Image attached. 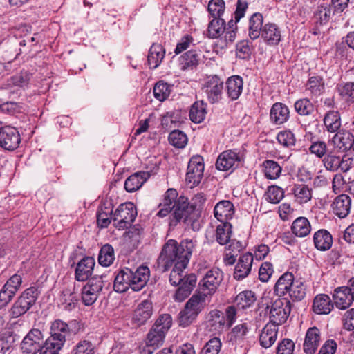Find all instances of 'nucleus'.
<instances>
[{
	"instance_id": "f257e3e1",
	"label": "nucleus",
	"mask_w": 354,
	"mask_h": 354,
	"mask_svg": "<svg viewBox=\"0 0 354 354\" xmlns=\"http://www.w3.org/2000/svg\"><path fill=\"white\" fill-rule=\"evenodd\" d=\"M194 244L192 240L185 239L180 244L169 239L164 245L158 259V268L162 272H167L176 263L188 264Z\"/></svg>"
},
{
	"instance_id": "f03ea898",
	"label": "nucleus",
	"mask_w": 354,
	"mask_h": 354,
	"mask_svg": "<svg viewBox=\"0 0 354 354\" xmlns=\"http://www.w3.org/2000/svg\"><path fill=\"white\" fill-rule=\"evenodd\" d=\"M171 325L172 318L169 314L160 315L147 334L144 351H147L148 354H152L153 350L162 346L165 335Z\"/></svg>"
},
{
	"instance_id": "7ed1b4c3",
	"label": "nucleus",
	"mask_w": 354,
	"mask_h": 354,
	"mask_svg": "<svg viewBox=\"0 0 354 354\" xmlns=\"http://www.w3.org/2000/svg\"><path fill=\"white\" fill-rule=\"evenodd\" d=\"M209 297L200 291L196 292L187 301L184 308L178 315L179 325L187 327L197 317L206 306V300Z\"/></svg>"
},
{
	"instance_id": "20e7f679",
	"label": "nucleus",
	"mask_w": 354,
	"mask_h": 354,
	"mask_svg": "<svg viewBox=\"0 0 354 354\" xmlns=\"http://www.w3.org/2000/svg\"><path fill=\"white\" fill-rule=\"evenodd\" d=\"M39 294L38 288L35 286L26 289L9 310L10 319H16L26 314L35 304Z\"/></svg>"
},
{
	"instance_id": "39448f33",
	"label": "nucleus",
	"mask_w": 354,
	"mask_h": 354,
	"mask_svg": "<svg viewBox=\"0 0 354 354\" xmlns=\"http://www.w3.org/2000/svg\"><path fill=\"white\" fill-rule=\"evenodd\" d=\"M172 208L171 225H176L180 221L185 223L193 222L196 219L198 214L194 210V208L190 206L188 199L185 196L178 197L173 205Z\"/></svg>"
},
{
	"instance_id": "423d86ee",
	"label": "nucleus",
	"mask_w": 354,
	"mask_h": 354,
	"mask_svg": "<svg viewBox=\"0 0 354 354\" xmlns=\"http://www.w3.org/2000/svg\"><path fill=\"white\" fill-rule=\"evenodd\" d=\"M137 210L133 203H123L119 205L113 214L114 226L118 230L129 227L136 219Z\"/></svg>"
},
{
	"instance_id": "0eeeda50",
	"label": "nucleus",
	"mask_w": 354,
	"mask_h": 354,
	"mask_svg": "<svg viewBox=\"0 0 354 354\" xmlns=\"http://www.w3.org/2000/svg\"><path fill=\"white\" fill-rule=\"evenodd\" d=\"M223 280V272L217 268H213L206 272L199 282L200 292L211 297L216 292Z\"/></svg>"
},
{
	"instance_id": "6e6552de",
	"label": "nucleus",
	"mask_w": 354,
	"mask_h": 354,
	"mask_svg": "<svg viewBox=\"0 0 354 354\" xmlns=\"http://www.w3.org/2000/svg\"><path fill=\"white\" fill-rule=\"evenodd\" d=\"M105 277L95 275L82 288V301L85 306H91L95 302L104 286Z\"/></svg>"
},
{
	"instance_id": "1a4fd4ad",
	"label": "nucleus",
	"mask_w": 354,
	"mask_h": 354,
	"mask_svg": "<svg viewBox=\"0 0 354 354\" xmlns=\"http://www.w3.org/2000/svg\"><path fill=\"white\" fill-rule=\"evenodd\" d=\"M291 311V303L287 298L277 299L271 305L269 310L270 324L278 326L283 324Z\"/></svg>"
},
{
	"instance_id": "9d476101",
	"label": "nucleus",
	"mask_w": 354,
	"mask_h": 354,
	"mask_svg": "<svg viewBox=\"0 0 354 354\" xmlns=\"http://www.w3.org/2000/svg\"><path fill=\"white\" fill-rule=\"evenodd\" d=\"M204 172L203 158L194 156L189 160L185 180L190 187L197 186L201 181Z\"/></svg>"
},
{
	"instance_id": "9b49d317",
	"label": "nucleus",
	"mask_w": 354,
	"mask_h": 354,
	"mask_svg": "<svg viewBox=\"0 0 354 354\" xmlns=\"http://www.w3.org/2000/svg\"><path fill=\"white\" fill-rule=\"evenodd\" d=\"M202 89L211 104L216 103L222 97L223 81L218 75L209 76L205 81Z\"/></svg>"
},
{
	"instance_id": "f8f14e48",
	"label": "nucleus",
	"mask_w": 354,
	"mask_h": 354,
	"mask_svg": "<svg viewBox=\"0 0 354 354\" xmlns=\"http://www.w3.org/2000/svg\"><path fill=\"white\" fill-rule=\"evenodd\" d=\"M42 333L38 329L31 330L24 338L21 348L24 354H35L41 352L42 347Z\"/></svg>"
},
{
	"instance_id": "ddd939ff",
	"label": "nucleus",
	"mask_w": 354,
	"mask_h": 354,
	"mask_svg": "<svg viewBox=\"0 0 354 354\" xmlns=\"http://www.w3.org/2000/svg\"><path fill=\"white\" fill-rule=\"evenodd\" d=\"M21 142L19 131L11 126L0 128V146L4 149L12 151L16 149Z\"/></svg>"
},
{
	"instance_id": "4468645a",
	"label": "nucleus",
	"mask_w": 354,
	"mask_h": 354,
	"mask_svg": "<svg viewBox=\"0 0 354 354\" xmlns=\"http://www.w3.org/2000/svg\"><path fill=\"white\" fill-rule=\"evenodd\" d=\"M241 161L238 152L234 150H226L222 152L216 162V168L220 171H228L238 167Z\"/></svg>"
},
{
	"instance_id": "2eb2a0df",
	"label": "nucleus",
	"mask_w": 354,
	"mask_h": 354,
	"mask_svg": "<svg viewBox=\"0 0 354 354\" xmlns=\"http://www.w3.org/2000/svg\"><path fill=\"white\" fill-rule=\"evenodd\" d=\"M95 259L91 257H86L79 261L75 270V279L78 281H88L91 276L94 266Z\"/></svg>"
},
{
	"instance_id": "dca6fc26",
	"label": "nucleus",
	"mask_w": 354,
	"mask_h": 354,
	"mask_svg": "<svg viewBox=\"0 0 354 354\" xmlns=\"http://www.w3.org/2000/svg\"><path fill=\"white\" fill-rule=\"evenodd\" d=\"M333 212L339 218H344L350 214L351 199L347 194L337 196L331 204Z\"/></svg>"
},
{
	"instance_id": "f3484780",
	"label": "nucleus",
	"mask_w": 354,
	"mask_h": 354,
	"mask_svg": "<svg viewBox=\"0 0 354 354\" xmlns=\"http://www.w3.org/2000/svg\"><path fill=\"white\" fill-rule=\"evenodd\" d=\"M253 263V255L250 252H246L239 259L235 266L234 278L236 280H242L250 273Z\"/></svg>"
},
{
	"instance_id": "a211bd4d",
	"label": "nucleus",
	"mask_w": 354,
	"mask_h": 354,
	"mask_svg": "<svg viewBox=\"0 0 354 354\" xmlns=\"http://www.w3.org/2000/svg\"><path fill=\"white\" fill-rule=\"evenodd\" d=\"M321 342V333L317 327H311L307 330L304 343V351L307 354L315 353Z\"/></svg>"
},
{
	"instance_id": "6ab92c4d",
	"label": "nucleus",
	"mask_w": 354,
	"mask_h": 354,
	"mask_svg": "<svg viewBox=\"0 0 354 354\" xmlns=\"http://www.w3.org/2000/svg\"><path fill=\"white\" fill-rule=\"evenodd\" d=\"M152 313V303L148 300H145L135 310L133 315V322L138 326H142L151 317Z\"/></svg>"
},
{
	"instance_id": "aec40b11",
	"label": "nucleus",
	"mask_w": 354,
	"mask_h": 354,
	"mask_svg": "<svg viewBox=\"0 0 354 354\" xmlns=\"http://www.w3.org/2000/svg\"><path fill=\"white\" fill-rule=\"evenodd\" d=\"M260 36L268 45L276 46L281 39V32L275 24L268 23L263 26Z\"/></svg>"
},
{
	"instance_id": "412c9836",
	"label": "nucleus",
	"mask_w": 354,
	"mask_h": 354,
	"mask_svg": "<svg viewBox=\"0 0 354 354\" xmlns=\"http://www.w3.org/2000/svg\"><path fill=\"white\" fill-rule=\"evenodd\" d=\"M74 289V286H68L61 292L58 297V305L63 310L70 311L75 308L77 296L73 291Z\"/></svg>"
},
{
	"instance_id": "4be33fe9",
	"label": "nucleus",
	"mask_w": 354,
	"mask_h": 354,
	"mask_svg": "<svg viewBox=\"0 0 354 354\" xmlns=\"http://www.w3.org/2000/svg\"><path fill=\"white\" fill-rule=\"evenodd\" d=\"M332 143L339 151L345 152L353 151V134L348 131L337 132L332 138Z\"/></svg>"
},
{
	"instance_id": "5701e85b",
	"label": "nucleus",
	"mask_w": 354,
	"mask_h": 354,
	"mask_svg": "<svg viewBox=\"0 0 354 354\" xmlns=\"http://www.w3.org/2000/svg\"><path fill=\"white\" fill-rule=\"evenodd\" d=\"M214 216L221 223L228 222L234 214V207L230 201H221L214 207Z\"/></svg>"
},
{
	"instance_id": "b1692460",
	"label": "nucleus",
	"mask_w": 354,
	"mask_h": 354,
	"mask_svg": "<svg viewBox=\"0 0 354 354\" xmlns=\"http://www.w3.org/2000/svg\"><path fill=\"white\" fill-rule=\"evenodd\" d=\"M289 117L290 111L286 104L281 102H276L271 107L270 118L274 124H282L288 120Z\"/></svg>"
},
{
	"instance_id": "393cba45",
	"label": "nucleus",
	"mask_w": 354,
	"mask_h": 354,
	"mask_svg": "<svg viewBox=\"0 0 354 354\" xmlns=\"http://www.w3.org/2000/svg\"><path fill=\"white\" fill-rule=\"evenodd\" d=\"M150 271L148 267L141 266L134 272L132 271L131 289L139 291L145 286L149 279Z\"/></svg>"
},
{
	"instance_id": "a878e982",
	"label": "nucleus",
	"mask_w": 354,
	"mask_h": 354,
	"mask_svg": "<svg viewBox=\"0 0 354 354\" xmlns=\"http://www.w3.org/2000/svg\"><path fill=\"white\" fill-rule=\"evenodd\" d=\"M277 333L278 326L274 324L268 323L259 335L260 345L265 348L272 346L277 339Z\"/></svg>"
},
{
	"instance_id": "bb28decb",
	"label": "nucleus",
	"mask_w": 354,
	"mask_h": 354,
	"mask_svg": "<svg viewBox=\"0 0 354 354\" xmlns=\"http://www.w3.org/2000/svg\"><path fill=\"white\" fill-rule=\"evenodd\" d=\"M132 270L129 268L121 270L115 277L113 288L118 292H124L131 288Z\"/></svg>"
},
{
	"instance_id": "cd10ccee",
	"label": "nucleus",
	"mask_w": 354,
	"mask_h": 354,
	"mask_svg": "<svg viewBox=\"0 0 354 354\" xmlns=\"http://www.w3.org/2000/svg\"><path fill=\"white\" fill-rule=\"evenodd\" d=\"M333 297L335 305L341 310L348 308L353 301V297H351L349 290L344 286L335 288Z\"/></svg>"
},
{
	"instance_id": "c85d7f7f",
	"label": "nucleus",
	"mask_w": 354,
	"mask_h": 354,
	"mask_svg": "<svg viewBox=\"0 0 354 354\" xmlns=\"http://www.w3.org/2000/svg\"><path fill=\"white\" fill-rule=\"evenodd\" d=\"M226 92L229 98L232 100H237L243 91V80L239 75H233L229 77L225 83Z\"/></svg>"
},
{
	"instance_id": "c756f323",
	"label": "nucleus",
	"mask_w": 354,
	"mask_h": 354,
	"mask_svg": "<svg viewBox=\"0 0 354 354\" xmlns=\"http://www.w3.org/2000/svg\"><path fill=\"white\" fill-rule=\"evenodd\" d=\"M147 171H138L129 176L124 182V189L128 192H133L141 187L149 178Z\"/></svg>"
},
{
	"instance_id": "7c9ffc66",
	"label": "nucleus",
	"mask_w": 354,
	"mask_h": 354,
	"mask_svg": "<svg viewBox=\"0 0 354 354\" xmlns=\"http://www.w3.org/2000/svg\"><path fill=\"white\" fill-rule=\"evenodd\" d=\"M178 192L174 189H169L165 192L162 202L160 203V210L157 213V216L160 217H165L171 212L172 206L175 201L178 199Z\"/></svg>"
},
{
	"instance_id": "2f4dec72",
	"label": "nucleus",
	"mask_w": 354,
	"mask_h": 354,
	"mask_svg": "<svg viewBox=\"0 0 354 354\" xmlns=\"http://www.w3.org/2000/svg\"><path fill=\"white\" fill-rule=\"evenodd\" d=\"M333 308V304L328 295L320 294L317 295L313 301V310L319 315L328 314Z\"/></svg>"
},
{
	"instance_id": "473e14b6",
	"label": "nucleus",
	"mask_w": 354,
	"mask_h": 354,
	"mask_svg": "<svg viewBox=\"0 0 354 354\" xmlns=\"http://www.w3.org/2000/svg\"><path fill=\"white\" fill-rule=\"evenodd\" d=\"M165 55V50L160 44H153L149 50L147 57L148 64L151 68H156L162 62Z\"/></svg>"
},
{
	"instance_id": "72a5a7b5",
	"label": "nucleus",
	"mask_w": 354,
	"mask_h": 354,
	"mask_svg": "<svg viewBox=\"0 0 354 354\" xmlns=\"http://www.w3.org/2000/svg\"><path fill=\"white\" fill-rule=\"evenodd\" d=\"M314 245L317 249L325 251L330 248L333 243L331 234L326 230H319L313 236Z\"/></svg>"
},
{
	"instance_id": "f704fd0d",
	"label": "nucleus",
	"mask_w": 354,
	"mask_h": 354,
	"mask_svg": "<svg viewBox=\"0 0 354 354\" xmlns=\"http://www.w3.org/2000/svg\"><path fill=\"white\" fill-rule=\"evenodd\" d=\"M263 16L259 12H256L250 17L248 26V35L251 39L254 40L260 37L263 28Z\"/></svg>"
},
{
	"instance_id": "c9c22d12",
	"label": "nucleus",
	"mask_w": 354,
	"mask_h": 354,
	"mask_svg": "<svg viewBox=\"0 0 354 354\" xmlns=\"http://www.w3.org/2000/svg\"><path fill=\"white\" fill-rule=\"evenodd\" d=\"M294 281L295 277L291 272H285L277 280L274 286V292L279 297L286 296L287 291Z\"/></svg>"
},
{
	"instance_id": "e433bc0d",
	"label": "nucleus",
	"mask_w": 354,
	"mask_h": 354,
	"mask_svg": "<svg viewBox=\"0 0 354 354\" xmlns=\"http://www.w3.org/2000/svg\"><path fill=\"white\" fill-rule=\"evenodd\" d=\"M306 91L310 93L311 96L318 97L325 91V83L320 76L310 77L306 84Z\"/></svg>"
},
{
	"instance_id": "4c0bfd02",
	"label": "nucleus",
	"mask_w": 354,
	"mask_h": 354,
	"mask_svg": "<svg viewBox=\"0 0 354 354\" xmlns=\"http://www.w3.org/2000/svg\"><path fill=\"white\" fill-rule=\"evenodd\" d=\"M249 331L250 327L248 323L237 324L232 328L229 333L230 342L233 344L242 342L246 338Z\"/></svg>"
},
{
	"instance_id": "58836bf2",
	"label": "nucleus",
	"mask_w": 354,
	"mask_h": 354,
	"mask_svg": "<svg viewBox=\"0 0 354 354\" xmlns=\"http://www.w3.org/2000/svg\"><path fill=\"white\" fill-rule=\"evenodd\" d=\"M232 235V225L229 222L221 223L216 229L215 237L216 241L221 245H226L230 241Z\"/></svg>"
},
{
	"instance_id": "ea45409f",
	"label": "nucleus",
	"mask_w": 354,
	"mask_h": 354,
	"mask_svg": "<svg viewBox=\"0 0 354 354\" xmlns=\"http://www.w3.org/2000/svg\"><path fill=\"white\" fill-rule=\"evenodd\" d=\"M291 230L295 236L304 237L310 232L311 226L306 218L299 217L292 223Z\"/></svg>"
},
{
	"instance_id": "a19ab883",
	"label": "nucleus",
	"mask_w": 354,
	"mask_h": 354,
	"mask_svg": "<svg viewBox=\"0 0 354 354\" xmlns=\"http://www.w3.org/2000/svg\"><path fill=\"white\" fill-rule=\"evenodd\" d=\"M324 124L328 132H337L341 127V119L339 112L335 111H328L324 116Z\"/></svg>"
},
{
	"instance_id": "79ce46f5",
	"label": "nucleus",
	"mask_w": 354,
	"mask_h": 354,
	"mask_svg": "<svg viewBox=\"0 0 354 354\" xmlns=\"http://www.w3.org/2000/svg\"><path fill=\"white\" fill-rule=\"evenodd\" d=\"M225 30V22L223 19H212L207 27V37L211 39L219 38Z\"/></svg>"
},
{
	"instance_id": "37998d69",
	"label": "nucleus",
	"mask_w": 354,
	"mask_h": 354,
	"mask_svg": "<svg viewBox=\"0 0 354 354\" xmlns=\"http://www.w3.org/2000/svg\"><path fill=\"white\" fill-rule=\"evenodd\" d=\"M262 166L266 178L276 180L280 176L282 168L277 162L266 160L263 162Z\"/></svg>"
},
{
	"instance_id": "c03bdc74",
	"label": "nucleus",
	"mask_w": 354,
	"mask_h": 354,
	"mask_svg": "<svg viewBox=\"0 0 354 354\" xmlns=\"http://www.w3.org/2000/svg\"><path fill=\"white\" fill-rule=\"evenodd\" d=\"M295 197L300 204L306 203L312 198V189L305 184H296L292 189Z\"/></svg>"
},
{
	"instance_id": "a18cd8bd",
	"label": "nucleus",
	"mask_w": 354,
	"mask_h": 354,
	"mask_svg": "<svg viewBox=\"0 0 354 354\" xmlns=\"http://www.w3.org/2000/svg\"><path fill=\"white\" fill-rule=\"evenodd\" d=\"M115 260V252L113 248L109 244L103 245L99 252L98 262L104 267L110 266Z\"/></svg>"
},
{
	"instance_id": "49530a36",
	"label": "nucleus",
	"mask_w": 354,
	"mask_h": 354,
	"mask_svg": "<svg viewBox=\"0 0 354 354\" xmlns=\"http://www.w3.org/2000/svg\"><path fill=\"white\" fill-rule=\"evenodd\" d=\"M113 209L106 206H100L97 212V224L100 228L107 227L113 220Z\"/></svg>"
},
{
	"instance_id": "de8ad7c7",
	"label": "nucleus",
	"mask_w": 354,
	"mask_h": 354,
	"mask_svg": "<svg viewBox=\"0 0 354 354\" xmlns=\"http://www.w3.org/2000/svg\"><path fill=\"white\" fill-rule=\"evenodd\" d=\"M51 336L55 337L57 339H61L62 342L66 341V337L70 333V328L68 325L61 321H55L51 326Z\"/></svg>"
},
{
	"instance_id": "09e8293b",
	"label": "nucleus",
	"mask_w": 354,
	"mask_h": 354,
	"mask_svg": "<svg viewBox=\"0 0 354 354\" xmlns=\"http://www.w3.org/2000/svg\"><path fill=\"white\" fill-rule=\"evenodd\" d=\"M255 300L254 292L250 290H245L236 295L234 304L239 309H245L254 304Z\"/></svg>"
},
{
	"instance_id": "8fccbe9b",
	"label": "nucleus",
	"mask_w": 354,
	"mask_h": 354,
	"mask_svg": "<svg viewBox=\"0 0 354 354\" xmlns=\"http://www.w3.org/2000/svg\"><path fill=\"white\" fill-rule=\"evenodd\" d=\"M64 344L62 339H57L50 335L42 346L40 354H58Z\"/></svg>"
},
{
	"instance_id": "3c124183",
	"label": "nucleus",
	"mask_w": 354,
	"mask_h": 354,
	"mask_svg": "<svg viewBox=\"0 0 354 354\" xmlns=\"http://www.w3.org/2000/svg\"><path fill=\"white\" fill-rule=\"evenodd\" d=\"M206 113L205 104L203 102H196L191 106L190 120L194 123H201L204 120Z\"/></svg>"
},
{
	"instance_id": "603ef678",
	"label": "nucleus",
	"mask_w": 354,
	"mask_h": 354,
	"mask_svg": "<svg viewBox=\"0 0 354 354\" xmlns=\"http://www.w3.org/2000/svg\"><path fill=\"white\" fill-rule=\"evenodd\" d=\"M198 63V55L196 50H191L185 53L179 58V64L182 70L196 66Z\"/></svg>"
},
{
	"instance_id": "864d4df0",
	"label": "nucleus",
	"mask_w": 354,
	"mask_h": 354,
	"mask_svg": "<svg viewBox=\"0 0 354 354\" xmlns=\"http://www.w3.org/2000/svg\"><path fill=\"white\" fill-rule=\"evenodd\" d=\"M295 111L301 116H308L314 112L315 107L311 101L307 98L297 100L294 104Z\"/></svg>"
},
{
	"instance_id": "5fc2aeb1",
	"label": "nucleus",
	"mask_w": 354,
	"mask_h": 354,
	"mask_svg": "<svg viewBox=\"0 0 354 354\" xmlns=\"http://www.w3.org/2000/svg\"><path fill=\"white\" fill-rule=\"evenodd\" d=\"M333 8L329 6L318 7L314 15V22L320 26L326 24L330 19Z\"/></svg>"
},
{
	"instance_id": "6e6d98bb",
	"label": "nucleus",
	"mask_w": 354,
	"mask_h": 354,
	"mask_svg": "<svg viewBox=\"0 0 354 354\" xmlns=\"http://www.w3.org/2000/svg\"><path fill=\"white\" fill-rule=\"evenodd\" d=\"M187 264L181 265V263H176L169 275V281L173 286H179L183 281V270Z\"/></svg>"
},
{
	"instance_id": "4d7b16f0",
	"label": "nucleus",
	"mask_w": 354,
	"mask_h": 354,
	"mask_svg": "<svg viewBox=\"0 0 354 354\" xmlns=\"http://www.w3.org/2000/svg\"><path fill=\"white\" fill-rule=\"evenodd\" d=\"M168 140L171 145L178 148H183L187 142V136L180 130L171 131L169 135Z\"/></svg>"
},
{
	"instance_id": "13d9d810",
	"label": "nucleus",
	"mask_w": 354,
	"mask_h": 354,
	"mask_svg": "<svg viewBox=\"0 0 354 354\" xmlns=\"http://www.w3.org/2000/svg\"><path fill=\"white\" fill-rule=\"evenodd\" d=\"M225 10V2L223 0H211L208 4V11L213 19H221V16Z\"/></svg>"
},
{
	"instance_id": "bf43d9fd",
	"label": "nucleus",
	"mask_w": 354,
	"mask_h": 354,
	"mask_svg": "<svg viewBox=\"0 0 354 354\" xmlns=\"http://www.w3.org/2000/svg\"><path fill=\"white\" fill-rule=\"evenodd\" d=\"M340 156H336L332 153L326 154L323 160V164L327 171H337L339 167Z\"/></svg>"
},
{
	"instance_id": "052dcab7",
	"label": "nucleus",
	"mask_w": 354,
	"mask_h": 354,
	"mask_svg": "<svg viewBox=\"0 0 354 354\" xmlns=\"http://www.w3.org/2000/svg\"><path fill=\"white\" fill-rule=\"evenodd\" d=\"M283 196V190L278 186H270L266 192V199L274 204L279 203Z\"/></svg>"
},
{
	"instance_id": "680f3d73",
	"label": "nucleus",
	"mask_w": 354,
	"mask_h": 354,
	"mask_svg": "<svg viewBox=\"0 0 354 354\" xmlns=\"http://www.w3.org/2000/svg\"><path fill=\"white\" fill-rule=\"evenodd\" d=\"M170 94L169 86L167 83L159 82L153 87L154 97L159 101H164Z\"/></svg>"
},
{
	"instance_id": "e2e57ef3",
	"label": "nucleus",
	"mask_w": 354,
	"mask_h": 354,
	"mask_svg": "<svg viewBox=\"0 0 354 354\" xmlns=\"http://www.w3.org/2000/svg\"><path fill=\"white\" fill-rule=\"evenodd\" d=\"M221 342L218 337L209 339L201 351V354H218L221 348Z\"/></svg>"
},
{
	"instance_id": "0e129e2a",
	"label": "nucleus",
	"mask_w": 354,
	"mask_h": 354,
	"mask_svg": "<svg viewBox=\"0 0 354 354\" xmlns=\"http://www.w3.org/2000/svg\"><path fill=\"white\" fill-rule=\"evenodd\" d=\"M277 140L279 143L287 147L294 146L296 142L294 133L289 130L279 132L277 136Z\"/></svg>"
},
{
	"instance_id": "69168bd1",
	"label": "nucleus",
	"mask_w": 354,
	"mask_h": 354,
	"mask_svg": "<svg viewBox=\"0 0 354 354\" xmlns=\"http://www.w3.org/2000/svg\"><path fill=\"white\" fill-rule=\"evenodd\" d=\"M306 294V287L303 281L296 280L293 285V290L292 291L291 299L292 301H301Z\"/></svg>"
},
{
	"instance_id": "338daca9",
	"label": "nucleus",
	"mask_w": 354,
	"mask_h": 354,
	"mask_svg": "<svg viewBox=\"0 0 354 354\" xmlns=\"http://www.w3.org/2000/svg\"><path fill=\"white\" fill-rule=\"evenodd\" d=\"M327 145L324 141H315L312 142L310 147H309V151L311 153L316 156V157L319 158H324L327 153Z\"/></svg>"
},
{
	"instance_id": "774afa93",
	"label": "nucleus",
	"mask_w": 354,
	"mask_h": 354,
	"mask_svg": "<svg viewBox=\"0 0 354 354\" xmlns=\"http://www.w3.org/2000/svg\"><path fill=\"white\" fill-rule=\"evenodd\" d=\"M340 95L347 101L354 102V82H346L339 87Z\"/></svg>"
}]
</instances>
